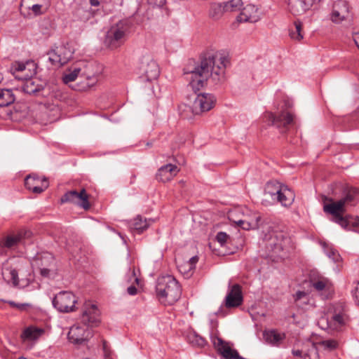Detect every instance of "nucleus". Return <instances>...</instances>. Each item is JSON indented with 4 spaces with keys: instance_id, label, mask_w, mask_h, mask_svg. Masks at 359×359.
<instances>
[{
    "instance_id": "1",
    "label": "nucleus",
    "mask_w": 359,
    "mask_h": 359,
    "mask_svg": "<svg viewBox=\"0 0 359 359\" xmlns=\"http://www.w3.org/2000/svg\"><path fill=\"white\" fill-rule=\"evenodd\" d=\"M229 63V60L224 53L208 52L202 55L200 65L193 69L186 70L184 74L189 76V85L196 92L205 87L209 79L215 83L220 82Z\"/></svg>"
},
{
    "instance_id": "2",
    "label": "nucleus",
    "mask_w": 359,
    "mask_h": 359,
    "mask_svg": "<svg viewBox=\"0 0 359 359\" xmlns=\"http://www.w3.org/2000/svg\"><path fill=\"white\" fill-rule=\"evenodd\" d=\"M81 322L84 325H74L68 332V339L72 344H83L92 337V330L88 327L97 326L100 323L99 311L95 304L86 307L82 313Z\"/></svg>"
},
{
    "instance_id": "3",
    "label": "nucleus",
    "mask_w": 359,
    "mask_h": 359,
    "mask_svg": "<svg viewBox=\"0 0 359 359\" xmlns=\"http://www.w3.org/2000/svg\"><path fill=\"white\" fill-rule=\"evenodd\" d=\"M156 292L158 300L165 305H172L182 294L179 283L170 275L161 276L157 279Z\"/></svg>"
},
{
    "instance_id": "4",
    "label": "nucleus",
    "mask_w": 359,
    "mask_h": 359,
    "mask_svg": "<svg viewBox=\"0 0 359 359\" xmlns=\"http://www.w3.org/2000/svg\"><path fill=\"white\" fill-rule=\"evenodd\" d=\"M74 51L69 44L61 45L52 48L42 56L41 60L48 62V68L60 67L67 64L72 57Z\"/></svg>"
},
{
    "instance_id": "5",
    "label": "nucleus",
    "mask_w": 359,
    "mask_h": 359,
    "mask_svg": "<svg viewBox=\"0 0 359 359\" xmlns=\"http://www.w3.org/2000/svg\"><path fill=\"white\" fill-rule=\"evenodd\" d=\"M128 32L129 25L127 22L119 21L107 31L104 39L106 46L111 49L120 47L126 41Z\"/></svg>"
},
{
    "instance_id": "6",
    "label": "nucleus",
    "mask_w": 359,
    "mask_h": 359,
    "mask_svg": "<svg viewBox=\"0 0 359 359\" xmlns=\"http://www.w3.org/2000/svg\"><path fill=\"white\" fill-rule=\"evenodd\" d=\"M138 74L142 81L156 80L160 74L157 62L149 55H144L140 61Z\"/></svg>"
},
{
    "instance_id": "7",
    "label": "nucleus",
    "mask_w": 359,
    "mask_h": 359,
    "mask_svg": "<svg viewBox=\"0 0 359 359\" xmlns=\"http://www.w3.org/2000/svg\"><path fill=\"white\" fill-rule=\"evenodd\" d=\"M216 102L215 97L211 93H199L194 96L193 100L188 106L193 114L199 115L210 111Z\"/></svg>"
},
{
    "instance_id": "8",
    "label": "nucleus",
    "mask_w": 359,
    "mask_h": 359,
    "mask_svg": "<svg viewBox=\"0 0 359 359\" xmlns=\"http://www.w3.org/2000/svg\"><path fill=\"white\" fill-rule=\"evenodd\" d=\"M77 302L76 296L69 291H61L53 299V306L61 313H69L75 310Z\"/></svg>"
},
{
    "instance_id": "9",
    "label": "nucleus",
    "mask_w": 359,
    "mask_h": 359,
    "mask_svg": "<svg viewBox=\"0 0 359 359\" xmlns=\"http://www.w3.org/2000/svg\"><path fill=\"white\" fill-rule=\"evenodd\" d=\"M263 239L266 242V247L277 254L284 250L285 243L288 242V238L283 231L273 229L265 233Z\"/></svg>"
},
{
    "instance_id": "10",
    "label": "nucleus",
    "mask_w": 359,
    "mask_h": 359,
    "mask_svg": "<svg viewBox=\"0 0 359 359\" xmlns=\"http://www.w3.org/2000/svg\"><path fill=\"white\" fill-rule=\"evenodd\" d=\"M351 18L352 15L347 1L344 0L334 1L330 15V19L332 22L339 24L342 21L350 20Z\"/></svg>"
},
{
    "instance_id": "11",
    "label": "nucleus",
    "mask_w": 359,
    "mask_h": 359,
    "mask_svg": "<svg viewBox=\"0 0 359 359\" xmlns=\"http://www.w3.org/2000/svg\"><path fill=\"white\" fill-rule=\"evenodd\" d=\"M61 203H71L82 208L84 210L90 208V203L88 201V195L85 189H82L81 191L72 190L66 192L60 198Z\"/></svg>"
},
{
    "instance_id": "12",
    "label": "nucleus",
    "mask_w": 359,
    "mask_h": 359,
    "mask_svg": "<svg viewBox=\"0 0 359 359\" xmlns=\"http://www.w3.org/2000/svg\"><path fill=\"white\" fill-rule=\"evenodd\" d=\"M268 118L271 124L276 126L280 133H285L294 124L292 114L287 111H281L279 114L275 115L273 113L268 114Z\"/></svg>"
},
{
    "instance_id": "13",
    "label": "nucleus",
    "mask_w": 359,
    "mask_h": 359,
    "mask_svg": "<svg viewBox=\"0 0 359 359\" xmlns=\"http://www.w3.org/2000/svg\"><path fill=\"white\" fill-rule=\"evenodd\" d=\"M25 187L35 194H41L48 187V182L46 177H40L35 174L29 175L25 179Z\"/></svg>"
},
{
    "instance_id": "14",
    "label": "nucleus",
    "mask_w": 359,
    "mask_h": 359,
    "mask_svg": "<svg viewBox=\"0 0 359 359\" xmlns=\"http://www.w3.org/2000/svg\"><path fill=\"white\" fill-rule=\"evenodd\" d=\"M243 302L241 287L238 284L233 285L229 290L225 299L227 308L238 307Z\"/></svg>"
},
{
    "instance_id": "15",
    "label": "nucleus",
    "mask_w": 359,
    "mask_h": 359,
    "mask_svg": "<svg viewBox=\"0 0 359 359\" xmlns=\"http://www.w3.org/2000/svg\"><path fill=\"white\" fill-rule=\"evenodd\" d=\"M238 22L255 23L260 20L258 8L252 4L245 6L236 18Z\"/></svg>"
},
{
    "instance_id": "16",
    "label": "nucleus",
    "mask_w": 359,
    "mask_h": 359,
    "mask_svg": "<svg viewBox=\"0 0 359 359\" xmlns=\"http://www.w3.org/2000/svg\"><path fill=\"white\" fill-rule=\"evenodd\" d=\"M179 169L177 165L168 163L161 166L157 171L156 178L161 182H167L172 180V178L178 173Z\"/></svg>"
},
{
    "instance_id": "17",
    "label": "nucleus",
    "mask_w": 359,
    "mask_h": 359,
    "mask_svg": "<svg viewBox=\"0 0 359 359\" xmlns=\"http://www.w3.org/2000/svg\"><path fill=\"white\" fill-rule=\"evenodd\" d=\"M288 8L294 15L304 13L312 6L311 0H287Z\"/></svg>"
},
{
    "instance_id": "18",
    "label": "nucleus",
    "mask_w": 359,
    "mask_h": 359,
    "mask_svg": "<svg viewBox=\"0 0 359 359\" xmlns=\"http://www.w3.org/2000/svg\"><path fill=\"white\" fill-rule=\"evenodd\" d=\"M295 199L294 191L288 187L287 185L283 184L281 191L278 195L276 196V201L280 203V204L286 208L290 207L294 203Z\"/></svg>"
},
{
    "instance_id": "19",
    "label": "nucleus",
    "mask_w": 359,
    "mask_h": 359,
    "mask_svg": "<svg viewBox=\"0 0 359 359\" xmlns=\"http://www.w3.org/2000/svg\"><path fill=\"white\" fill-rule=\"evenodd\" d=\"M340 201L344 206L355 205L359 201V189L349 187L344 188Z\"/></svg>"
},
{
    "instance_id": "20",
    "label": "nucleus",
    "mask_w": 359,
    "mask_h": 359,
    "mask_svg": "<svg viewBox=\"0 0 359 359\" xmlns=\"http://www.w3.org/2000/svg\"><path fill=\"white\" fill-rule=\"evenodd\" d=\"M235 223L244 230L257 229L262 225L263 219L259 215L257 214L255 215V218L250 221L239 219Z\"/></svg>"
},
{
    "instance_id": "21",
    "label": "nucleus",
    "mask_w": 359,
    "mask_h": 359,
    "mask_svg": "<svg viewBox=\"0 0 359 359\" xmlns=\"http://www.w3.org/2000/svg\"><path fill=\"white\" fill-rule=\"evenodd\" d=\"M1 276L6 282L12 283L15 286H17L19 283L18 272L15 269L8 267L7 263L4 264Z\"/></svg>"
},
{
    "instance_id": "22",
    "label": "nucleus",
    "mask_w": 359,
    "mask_h": 359,
    "mask_svg": "<svg viewBox=\"0 0 359 359\" xmlns=\"http://www.w3.org/2000/svg\"><path fill=\"white\" fill-rule=\"evenodd\" d=\"M263 337L266 342L273 346H278L285 339V334L275 330L265 331Z\"/></svg>"
},
{
    "instance_id": "23",
    "label": "nucleus",
    "mask_w": 359,
    "mask_h": 359,
    "mask_svg": "<svg viewBox=\"0 0 359 359\" xmlns=\"http://www.w3.org/2000/svg\"><path fill=\"white\" fill-rule=\"evenodd\" d=\"M323 210L325 212L332 215L333 218H337L341 215V213L344 212L345 210L343 202L339 200L337 202L325 204L323 207Z\"/></svg>"
},
{
    "instance_id": "24",
    "label": "nucleus",
    "mask_w": 359,
    "mask_h": 359,
    "mask_svg": "<svg viewBox=\"0 0 359 359\" xmlns=\"http://www.w3.org/2000/svg\"><path fill=\"white\" fill-rule=\"evenodd\" d=\"M283 185L276 181L268 182L265 185L264 194L266 196H270L273 201H276Z\"/></svg>"
},
{
    "instance_id": "25",
    "label": "nucleus",
    "mask_w": 359,
    "mask_h": 359,
    "mask_svg": "<svg viewBox=\"0 0 359 359\" xmlns=\"http://www.w3.org/2000/svg\"><path fill=\"white\" fill-rule=\"evenodd\" d=\"M15 100V95L13 93V90L2 88L0 89V107H7L13 104Z\"/></svg>"
},
{
    "instance_id": "26",
    "label": "nucleus",
    "mask_w": 359,
    "mask_h": 359,
    "mask_svg": "<svg viewBox=\"0 0 359 359\" xmlns=\"http://www.w3.org/2000/svg\"><path fill=\"white\" fill-rule=\"evenodd\" d=\"M152 220L149 219L147 221L146 219H143L140 215H137L130 222V226L131 229L138 231V233H142L149 226Z\"/></svg>"
},
{
    "instance_id": "27",
    "label": "nucleus",
    "mask_w": 359,
    "mask_h": 359,
    "mask_svg": "<svg viewBox=\"0 0 359 359\" xmlns=\"http://www.w3.org/2000/svg\"><path fill=\"white\" fill-rule=\"evenodd\" d=\"M73 15L76 20L86 22L93 16V13L86 6H78L74 8Z\"/></svg>"
},
{
    "instance_id": "28",
    "label": "nucleus",
    "mask_w": 359,
    "mask_h": 359,
    "mask_svg": "<svg viewBox=\"0 0 359 359\" xmlns=\"http://www.w3.org/2000/svg\"><path fill=\"white\" fill-rule=\"evenodd\" d=\"M226 12L224 4L212 3L210 6L209 16L213 20H219Z\"/></svg>"
},
{
    "instance_id": "29",
    "label": "nucleus",
    "mask_w": 359,
    "mask_h": 359,
    "mask_svg": "<svg viewBox=\"0 0 359 359\" xmlns=\"http://www.w3.org/2000/svg\"><path fill=\"white\" fill-rule=\"evenodd\" d=\"M22 241V235L18 233L15 236H7L0 241L1 248H11L16 246Z\"/></svg>"
},
{
    "instance_id": "30",
    "label": "nucleus",
    "mask_w": 359,
    "mask_h": 359,
    "mask_svg": "<svg viewBox=\"0 0 359 359\" xmlns=\"http://www.w3.org/2000/svg\"><path fill=\"white\" fill-rule=\"evenodd\" d=\"M36 260L40 262V263H37L39 266L49 267L53 264L54 257L52 254L49 252H43L36 255Z\"/></svg>"
},
{
    "instance_id": "31",
    "label": "nucleus",
    "mask_w": 359,
    "mask_h": 359,
    "mask_svg": "<svg viewBox=\"0 0 359 359\" xmlns=\"http://www.w3.org/2000/svg\"><path fill=\"white\" fill-rule=\"evenodd\" d=\"M43 332L42 330L29 327L26 328L22 334V337L24 339L34 340L37 339Z\"/></svg>"
},
{
    "instance_id": "32",
    "label": "nucleus",
    "mask_w": 359,
    "mask_h": 359,
    "mask_svg": "<svg viewBox=\"0 0 359 359\" xmlns=\"http://www.w3.org/2000/svg\"><path fill=\"white\" fill-rule=\"evenodd\" d=\"M22 88L23 91L29 95H38L43 89L41 86H36L32 80L27 81Z\"/></svg>"
},
{
    "instance_id": "33",
    "label": "nucleus",
    "mask_w": 359,
    "mask_h": 359,
    "mask_svg": "<svg viewBox=\"0 0 359 359\" xmlns=\"http://www.w3.org/2000/svg\"><path fill=\"white\" fill-rule=\"evenodd\" d=\"M80 72V68H74L73 70L68 69L62 75V81L65 84L74 81L77 79Z\"/></svg>"
},
{
    "instance_id": "34",
    "label": "nucleus",
    "mask_w": 359,
    "mask_h": 359,
    "mask_svg": "<svg viewBox=\"0 0 359 359\" xmlns=\"http://www.w3.org/2000/svg\"><path fill=\"white\" fill-rule=\"evenodd\" d=\"M97 82V77L93 76H88L86 78L84 81H82L81 83L78 84V86L76 87V90H88L92 87H93L96 83Z\"/></svg>"
},
{
    "instance_id": "35",
    "label": "nucleus",
    "mask_w": 359,
    "mask_h": 359,
    "mask_svg": "<svg viewBox=\"0 0 359 359\" xmlns=\"http://www.w3.org/2000/svg\"><path fill=\"white\" fill-rule=\"evenodd\" d=\"M294 29H291L290 31V36L291 39L296 41H300L303 39V34H302V23L299 21H294Z\"/></svg>"
},
{
    "instance_id": "36",
    "label": "nucleus",
    "mask_w": 359,
    "mask_h": 359,
    "mask_svg": "<svg viewBox=\"0 0 359 359\" xmlns=\"http://www.w3.org/2000/svg\"><path fill=\"white\" fill-rule=\"evenodd\" d=\"M311 285L317 291H323L330 288V281L325 278H320L317 280H311Z\"/></svg>"
},
{
    "instance_id": "37",
    "label": "nucleus",
    "mask_w": 359,
    "mask_h": 359,
    "mask_svg": "<svg viewBox=\"0 0 359 359\" xmlns=\"http://www.w3.org/2000/svg\"><path fill=\"white\" fill-rule=\"evenodd\" d=\"M318 352L314 344H310L306 350L304 352V359H318Z\"/></svg>"
},
{
    "instance_id": "38",
    "label": "nucleus",
    "mask_w": 359,
    "mask_h": 359,
    "mask_svg": "<svg viewBox=\"0 0 359 359\" xmlns=\"http://www.w3.org/2000/svg\"><path fill=\"white\" fill-rule=\"evenodd\" d=\"M294 301L297 304V306H302L301 302L302 299H305V302H303L304 304L309 303V294L304 291H297L293 295Z\"/></svg>"
},
{
    "instance_id": "39",
    "label": "nucleus",
    "mask_w": 359,
    "mask_h": 359,
    "mask_svg": "<svg viewBox=\"0 0 359 359\" xmlns=\"http://www.w3.org/2000/svg\"><path fill=\"white\" fill-rule=\"evenodd\" d=\"M226 12H232L239 10L242 6V0H230L228 2L224 3Z\"/></svg>"
},
{
    "instance_id": "40",
    "label": "nucleus",
    "mask_w": 359,
    "mask_h": 359,
    "mask_svg": "<svg viewBox=\"0 0 359 359\" xmlns=\"http://www.w3.org/2000/svg\"><path fill=\"white\" fill-rule=\"evenodd\" d=\"M319 344L322 346L324 349L327 351H333L337 348L339 344L338 341L334 339H327L319 342Z\"/></svg>"
},
{
    "instance_id": "41",
    "label": "nucleus",
    "mask_w": 359,
    "mask_h": 359,
    "mask_svg": "<svg viewBox=\"0 0 359 359\" xmlns=\"http://www.w3.org/2000/svg\"><path fill=\"white\" fill-rule=\"evenodd\" d=\"M189 340L192 344L200 347H203L206 344L205 339L196 334L190 335Z\"/></svg>"
},
{
    "instance_id": "42",
    "label": "nucleus",
    "mask_w": 359,
    "mask_h": 359,
    "mask_svg": "<svg viewBox=\"0 0 359 359\" xmlns=\"http://www.w3.org/2000/svg\"><path fill=\"white\" fill-rule=\"evenodd\" d=\"M349 216L344 217L342 215L337 218H333L332 221L340 225L344 229H349Z\"/></svg>"
},
{
    "instance_id": "43",
    "label": "nucleus",
    "mask_w": 359,
    "mask_h": 359,
    "mask_svg": "<svg viewBox=\"0 0 359 359\" xmlns=\"http://www.w3.org/2000/svg\"><path fill=\"white\" fill-rule=\"evenodd\" d=\"M102 351L104 359H114V353L106 340H102Z\"/></svg>"
},
{
    "instance_id": "44",
    "label": "nucleus",
    "mask_w": 359,
    "mask_h": 359,
    "mask_svg": "<svg viewBox=\"0 0 359 359\" xmlns=\"http://www.w3.org/2000/svg\"><path fill=\"white\" fill-rule=\"evenodd\" d=\"M325 252L334 262H338L341 259L339 254L332 248L325 249Z\"/></svg>"
},
{
    "instance_id": "45",
    "label": "nucleus",
    "mask_w": 359,
    "mask_h": 359,
    "mask_svg": "<svg viewBox=\"0 0 359 359\" xmlns=\"http://www.w3.org/2000/svg\"><path fill=\"white\" fill-rule=\"evenodd\" d=\"M25 65L22 62H15L12 64L11 67V72L12 74H15L17 72H23L25 69Z\"/></svg>"
},
{
    "instance_id": "46",
    "label": "nucleus",
    "mask_w": 359,
    "mask_h": 359,
    "mask_svg": "<svg viewBox=\"0 0 359 359\" xmlns=\"http://www.w3.org/2000/svg\"><path fill=\"white\" fill-rule=\"evenodd\" d=\"M229 238V236L223 231H220L217 233L216 236V240L218 243H220L221 245H224L226 242L227 240Z\"/></svg>"
},
{
    "instance_id": "47",
    "label": "nucleus",
    "mask_w": 359,
    "mask_h": 359,
    "mask_svg": "<svg viewBox=\"0 0 359 359\" xmlns=\"http://www.w3.org/2000/svg\"><path fill=\"white\" fill-rule=\"evenodd\" d=\"M198 262V257L194 256L191 257L188 262V266L189 270H194L196 268V264Z\"/></svg>"
},
{
    "instance_id": "48",
    "label": "nucleus",
    "mask_w": 359,
    "mask_h": 359,
    "mask_svg": "<svg viewBox=\"0 0 359 359\" xmlns=\"http://www.w3.org/2000/svg\"><path fill=\"white\" fill-rule=\"evenodd\" d=\"M41 8H42V5L41 4H34L31 7V10L36 15H41V14L43 13L42 11H41Z\"/></svg>"
},
{
    "instance_id": "49",
    "label": "nucleus",
    "mask_w": 359,
    "mask_h": 359,
    "mask_svg": "<svg viewBox=\"0 0 359 359\" xmlns=\"http://www.w3.org/2000/svg\"><path fill=\"white\" fill-rule=\"evenodd\" d=\"M149 4L156 6H163L165 4V0H147Z\"/></svg>"
},
{
    "instance_id": "50",
    "label": "nucleus",
    "mask_w": 359,
    "mask_h": 359,
    "mask_svg": "<svg viewBox=\"0 0 359 359\" xmlns=\"http://www.w3.org/2000/svg\"><path fill=\"white\" fill-rule=\"evenodd\" d=\"M40 267V273L43 277H49L51 270L48 267Z\"/></svg>"
},
{
    "instance_id": "51",
    "label": "nucleus",
    "mask_w": 359,
    "mask_h": 359,
    "mask_svg": "<svg viewBox=\"0 0 359 359\" xmlns=\"http://www.w3.org/2000/svg\"><path fill=\"white\" fill-rule=\"evenodd\" d=\"M31 306H32V305L28 303H22V304L17 303L15 308H17L18 309H19L20 311H25L28 308H30Z\"/></svg>"
},
{
    "instance_id": "52",
    "label": "nucleus",
    "mask_w": 359,
    "mask_h": 359,
    "mask_svg": "<svg viewBox=\"0 0 359 359\" xmlns=\"http://www.w3.org/2000/svg\"><path fill=\"white\" fill-rule=\"evenodd\" d=\"M332 318H333L334 321L337 323L338 325H342L344 323L343 316L340 313L334 315Z\"/></svg>"
},
{
    "instance_id": "53",
    "label": "nucleus",
    "mask_w": 359,
    "mask_h": 359,
    "mask_svg": "<svg viewBox=\"0 0 359 359\" xmlns=\"http://www.w3.org/2000/svg\"><path fill=\"white\" fill-rule=\"evenodd\" d=\"M127 292L130 295H135L137 293V289L134 285H130L127 288Z\"/></svg>"
},
{
    "instance_id": "54",
    "label": "nucleus",
    "mask_w": 359,
    "mask_h": 359,
    "mask_svg": "<svg viewBox=\"0 0 359 359\" xmlns=\"http://www.w3.org/2000/svg\"><path fill=\"white\" fill-rule=\"evenodd\" d=\"M304 350H293L292 353L294 356L299 358V359H304Z\"/></svg>"
},
{
    "instance_id": "55",
    "label": "nucleus",
    "mask_w": 359,
    "mask_h": 359,
    "mask_svg": "<svg viewBox=\"0 0 359 359\" xmlns=\"http://www.w3.org/2000/svg\"><path fill=\"white\" fill-rule=\"evenodd\" d=\"M18 233H21V235H22V241L24 238H29L31 236V235H32V232L30 231H28V230L21 231Z\"/></svg>"
},
{
    "instance_id": "56",
    "label": "nucleus",
    "mask_w": 359,
    "mask_h": 359,
    "mask_svg": "<svg viewBox=\"0 0 359 359\" xmlns=\"http://www.w3.org/2000/svg\"><path fill=\"white\" fill-rule=\"evenodd\" d=\"M353 37V41H354L355 45L357 46V47L359 49V31L354 32Z\"/></svg>"
},
{
    "instance_id": "57",
    "label": "nucleus",
    "mask_w": 359,
    "mask_h": 359,
    "mask_svg": "<svg viewBox=\"0 0 359 359\" xmlns=\"http://www.w3.org/2000/svg\"><path fill=\"white\" fill-rule=\"evenodd\" d=\"M353 296H354V297L355 299L356 304L358 305H359V283H358V285H357V287L355 288V290Z\"/></svg>"
},
{
    "instance_id": "58",
    "label": "nucleus",
    "mask_w": 359,
    "mask_h": 359,
    "mask_svg": "<svg viewBox=\"0 0 359 359\" xmlns=\"http://www.w3.org/2000/svg\"><path fill=\"white\" fill-rule=\"evenodd\" d=\"M100 0H89L90 4L93 6H97L100 4Z\"/></svg>"
},
{
    "instance_id": "59",
    "label": "nucleus",
    "mask_w": 359,
    "mask_h": 359,
    "mask_svg": "<svg viewBox=\"0 0 359 359\" xmlns=\"http://www.w3.org/2000/svg\"><path fill=\"white\" fill-rule=\"evenodd\" d=\"M8 304H9L12 307H15V306H16V304H17V303H15V302H13V301H10V302H8Z\"/></svg>"
},
{
    "instance_id": "60",
    "label": "nucleus",
    "mask_w": 359,
    "mask_h": 359,
    "mask_svg": "<svg viewBox=\"0 0 359 359\" xmlns=\"http://www.w3.org/2000/svg\"><path fill=\"white\" fill-rule=\"evenodd\" d=\"M354 224H355V226H359V217L356 218Z\"/></svg>"
},
{
    "instance_id": "61",
    "label": "nucleus",
    "mask_w": 359,
    "mask_h": 359,
    "mask_svg": "<svg viewBox=\"0 0 359 359\" xmlns=\"http://www.w3.org/2000/svg\"><path fill=\"white\" fill-rule=\"evenodd\" d=\"M303 302H305V299H302L301 302L302 304V306H299V307L304 308V306L308 304H304Z\"/></svg>"
},
{
    "instance_id": "62",
    "label": "nucleus",
    "mask_w": 359,
    "mask_h": 359,
    "mask_svg": "<svg viewBox=\"0 0 359 359\" xmlns=\"http://www.w3.org/2000/svg\"><path fill=\"white\" fill-rule=\"evenodd\" d=\"M151 145H152V143H151V142H147V147H151Z\"/></svg>"
},
{
    "instance_id": "63",
    "label": "nucleus",
    "mask_w": 359,
    "mask_h": 359,
    "mask_svg": "<svg viewBox=\"0 0 359 359\" xmlns=\"http://www.w3.org/2000/svg\"><path fill=\"white\" fill-rule=\"evenodd\" d=\"M18 359H26V358H18Z\"/></svg>"
}]
</instances>
